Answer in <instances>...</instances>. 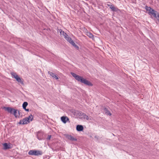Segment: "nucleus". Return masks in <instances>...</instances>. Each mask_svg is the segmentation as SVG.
<instances>
[{
  "label": "nucleus",
  "mask_w": 159,
  "mask_h": 159,
  "mask_svg": "<svg viewBox=\"0 0 159 159\" xmlns=\"http://www.w3.org/2000/svg\"><path fill=\"white\" fill-rule=\"evenodd\" d=\"M4 108L6 110L11 113H12L14 110H15L9 107H4Z\"/></svg>",
  "instance_id": "9d476101"
},
{
  "label": "nucleus",
  "mask_w": 159,
  "mask_h": 159,
  "mask_svg": "<svg viewBox=\"0 0 159 159\" xmlns=\"http://www.w3.org/2000/svg\"><path fill=\"white\" fill-rule=\"evenodd\" d=\"M71 74L78 81L89 86H93V84L91 82L84 78L78 75L73 72L71 73Z\"/></svg>",
  "instance_id": "f257e3e1"
},
{
  "label": "nucleus",
  "mask_w": 159,
  "mask_h": 159,
  "mask_svg": "<svg viewBox=\"0 0 159 159\" xmlns=\"http://www.w3.org/2000/svg\"><path fill=\"white\" fill-rule=\"evenodd\" d=\"M85 115H86L85 113H83V115L82 116V117H81V118H84H84L85 117V116H84Z\"/></svg>",
  "instance_id": "5701e85b"
},
{
  "label": "nucleus",
  "mask_w": 159,
  "mask_h": 159,
  "mask_svg": "<svg viewBox=\"0 0 159 159\" xmlns=\"http://www.w3.org/2000/svg\"><path fill=\"white\" fill-rule=\"evenodd\" d=\"M76 113V114L77 116L80 118H81V117H82L83 114V113L80 111H77Z\"/></svg>",
  "instance_id": "dca6fc26"
},
{
  "label": "nucleus",
  "mask_w": 159,
  "mask_h": 159,
  "mask_svg": "<svg viewBox=\"0 0 159 159\" xmlns=\"http://www.w3.org/2000/svg\"><path fill=\"white\" fill-rule=\"evenodd\" d=\"M155 18H156L157 19L158 21H159V13H157V17Z\"/></svg>",
  "instance_id": "412c9836"
},
{
  "label": "nucleus",
  "mask_w": 159,
  "mask_h": 159,
  "mask_svg": "<svg viewBox=\"0 0 159 159\" xmlns=\"http://www.w3.org/2000/svg\"><path fill=\"white\" fill-rule=\"evenodd\" d=\"M66 138L68 139L72 140V141H76L77 140L76 139L73 137L72 136L70 135H66Z\"/></svg>",
  "instance_id": "9b49d317"
},
{
  "label": "nucleus",
  "mask_w": 159,
  "mask_h": 159,
  "mask_svg": "<svg viewBox=\"0 0 159 159\" xmlns=\"http://www.w3.org/2000/svg\"><path fill=\"white\" fill-rule=\"evenodd\" d=\"M11 74L12 77L14 78L18 82L22 84H23V79L20 78L16 73L12 72L11 73Z\"/></svg>",
  "instance_id": "20e7f679"
},
{
  "label": "nucleus",
  "mask_w": 159,
  "mask_h": 159,
  "mask_svg": "<svg viewBox=\"0 0 159 159\" xmlns=\"http://www.w3.org/2000/svg\"><path fill=\"white\" fill-rule=\"evenodd\" d=\"M33 116L32 115L29 116L28 117H25L23 120H20L19 122L20 124L24 125L27 124L33 120Z\"/></svg>",
  "instance_id": "f03ea898"
},
{
  "label": "nucleus",
  "mask_w": 159,
  "mask_h": 159,
  "mask_svg": "<svg viewBox=\"0 0 159 159\" xmlns=\"http://www.w3.org/2000/svg\"><path fill=\"white\" fill-rule=\"evenodd\" d=\"M3 149H7L11 148V146L10 144H8L7 143H4L3 144Z\"/></svg>",
  "instance_id": "0eeeda50"
},
{
  "label": "nucleus",
  "mask_w": 159,
  "mask_h": 159,
  "mask_svg": "<svg viewBox=\"0 0 159 159\" xmlns=\"http://www.w3.org/2000/svg\"><path fill=\"white\" fill-rule=\"evenodd\" d=\"M51 135H48V138H47V139L50 140L51 139Z\"/></svg>",
  "instance_id": "b1692460"
},
{
  "label": "nucleus",
  "mask_w": 159,
  "mask_h": 159,
  "mask_svg": "<svg viewBox=\"0 0 159 159\" xmlns=\"http://www.w3.org/2000/svg\"><path fill=\"white\" fill-rule=\"evenodd\" d=\"M28 103L27 102H24L23 104L22 107H23V108L24 109H25L26 111H29V109H26V106L28 105Z\"/></svg>",
  "instance_id": "ddd939ff"
},
{
  "label": "nucleus",
  "mask_w": 159,
  "mask_h": 159,
  "mask_svg": "<svg viewBox=\"0 0 159 159\" xmlns=\"http://www.w3.org/2000/svg\"><path fill=\"white\" fill-rule=\"evenodd\" d=\"M58 30L60 32V35L61 36L63 37L64 38H66V36H68L63 31L61 30L60 29Z\"/></svg>",
  "instance_id": "1a4fd4ad"
},
{
  "label": "nucleus",
  "mask_w": 159,
  "mask_h": 159,
  "mask_svg": "<svg viewBox=\"0 0 159 159\" xmlns=\"http://www.w3.org/2000/svg\"><path fill=\"white\" fill-rule=\"evenodd\" d=\"M76 129L77 131H80L83 130L84 128L82 125H78L76 126Z\"/></svg>",
  "instance_id": "f8f14e48"
},
{
  "label": "nucleus",
  "mask_w": 159,
  "mask_h": 159,
  "mask_svg": "<svg viewBox=\"0 0 159 159\" xmlns=\"http://www.w3.org/2000/svg\"><path fill=\"white\" fill-rule=\"evenodd\" d=\"M145 9L147 11H148V13L150 15L154 17H157V13H158L156 11H155L151 7L148 6H146Z\"/></svg>",
  "instance_id": "7ed1b4c3"
},
{
  "label": "nucleus",
  "mask_w": 159,
  "mask_h": 159,
  "mask_svg": "<svg viewBox=\"0 0 159 159\" xmlns=\"http://www.w3.org/2000/svg\"><path fill=\"white\" fill-rule=\"evenodd\" d=\"M37 137H38V138L39 139V138L38 136V135H37Z\"/></svg>",
  "instance_id": "393cba45"
},
{
  "label": "nucleus",
  "mask_w": 159,
  "mask_h": 159,
  "mask_svg": "<svg viewBox=\"0 0 159 159\" xmlns=\"http://www.w3.org/2000/svg\"><path fill=\"white\" fill-rule=\"evenodd\" d=\"M13 114L16 117H17L19 116V112L16 110H14L13 111Z\"/></svg>",
  "instance_id": "4468645a"
},
{
  "label": "nucleus",
  "mask_w": 159,
  "mask_h": 159,
  "mask_svg": "<svg viewBox=\"0 0 159 159\" xmlns=\"http://www.w3.org/2000/svg\"><path fill=\"white\" fill-rule=\"evenodd\" d=\"M107 5L110 7V8L113 11H116L117 8L115 7L114 5L111 4H108Z\"/></svg>",
  "instance_id": "2eb2a0df"
},
{
  "label": "nucleus",
  "mask_w": 159,
  "mask_h": 159,
  "mask_svg": "<svg viewBox=\"0 0 159 159\" xmlns=\"http://www.w3.org/2000/svg\"><path fill=\"white\" fill-rule=\"evenodd\" d=\"M85 117L84 119H86L87 120H91V119L87 115H84Z\"/></svg>",
  "instance_id": "6ab92c4d"
},
{
  "label": "nucleus",
  "mask_w": 159,
  "mask_h": 159,
  "mask_svg": "<svg viewBox=\"0 0 159 159\" xmlns=\"http://www.w3.org/2000/svg\"><path fill=\"white\" fill-rule=\"evenodd\" d=\"M104 112L105 113V114L107 115H109L110 116L111 115V114L110 112L106 108H105L104 109Z\"/></svg>",
  "instance_id": "f3484780"
},
{
  "label": "nucleus",
  "mask_w": 159,
  "mask_h": 159,
  "mask_svg": "<svg viewBox=\"0 0 159 159\" xmlns=\"http://www.w3.org/2000/svg\"><path fill=\"white\" fill-rule=\"evenodd\" d=\"M48 73L50 75L52 76V77H53L54 75H55L53 73L51 72H48Z\"/></svg>",
  "instance_id": "aec40b11"
},
{
  "label": "nucleus",
  "mask_w": 159,
  "mask_h": 159,
  "mask_svg": "<svg viewBox=\"0 0 159 159\" xmlns=\"http://www.w3.org/2000/svg\"><path fill=\"white\" fill-rule=\"evenodd\" d=\"M65 38L73 46L75 47H78V46L75 43L70 37H69L68 36H66Z\"/></svg>",
  "instance_id": "423d86ee"
},
{
  "label": "nucleus",
  "mask_w": 159,
  "mask_h": 159,
  "mask_svg": "<svg viewBox=\"0 0 159 159\" xmlns=\"http://www.w3.org/2000/svg\"><path fill=\"white\" fill-rule=\"evenodd\" d=\"M53 78L55 79L56 80H58V77L55 74L54 75V76L53 77Z\"/></svg>",
  "instance_id": "4be33fe9"
},
{
  "label": "nucleus",
  "mask_w": 159,
  "mask_h": 159,
  "mask_svg": "<svg viewBox=\"0 0 159 159\" xmlns=\"http://www.w3.org/2000/svg\"><path fill=\"white\" fill-rule=\"evenodd\" d=\"M28 154L31 155L38 156L40 155V151L38 150H31L29 151Z\"/></svg>",
  "instance_id": "39448f33"
},
{
  "label": "nucleus",
  "mask_w": 159,
  "mask_h": 159,
  "mask_svg": "<svg viewBox=\"0 0 159 159\" xmlns=\"http://www.w3.org/2000/svg\"><path fill=\"white\" fill-rule=\"evenodd\" d=\"M61 120L64 123H66L69 120V119L67 116H62L61 117Z\"/></svg>",
  "instance_id": "6e6552de"
},
{
  "label": "nucleus",
  "mask_w": 159,
  "mask_h": 159,
  "mask_svg": "<svg viewBox=\"0 0 159 159\" xmlns=\"http://www.w3.org/2000/svg\"><path fill=\"white\" fill-rule=\"evenodd\" d=\"M87 35L90 38H92L93 36L91 33L89 32H88L87 33Z\"/></svg>",
  "instance_id": "a211bd4d"
}]
</instances>
